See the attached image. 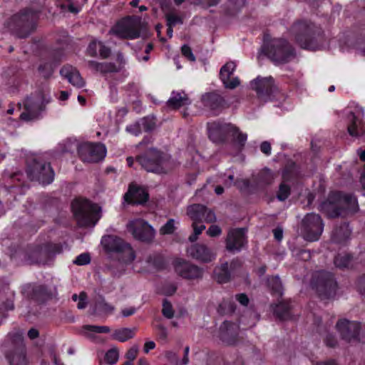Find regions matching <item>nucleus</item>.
I'll return each instance as SVG.
<instances>
[{
  "label": "nucleus",
  "mask_w": 365,
  "mask_h": 365,
  "mask_svg": "<svg viewBox=\"0 0 365 365\" xmlns=\"http://www.w3.org/2000/svg\"><path fill=\"white\" fill-rule=\"evenodd\" d=\"M38 14L24 10L14 15L7 24L9 29L19 38L27 37L36 28Z\"/></svg>",
  "instance_id": "39448f33"
},
{
  "label": "nucleus",
  "mask_w": 365,
  "mask_h": 365,
  "mask_svg": "<svg viewBox=\"0 0 365 365\" xmlns=\"http://www.w3.org/2000/svg\"><path fill=\"white\" fill-rule=\"evenodd\" d=\"M269 286L276 293L282 294V285L278 276L272 277L268 279Z\"/></svg>",
  "instance_id": "ea45409f"
},
{
  "label": "nucleus",
  "mask_w": 365,
  "mask_h": 365,
  "mask_svg": "<svg viewBox=\"0 0 365 365\" xmlns=\"http://www.w3.org/2000/svg\"><path fill=\"white\" fill-rule=\"evenodd\" d=\"M312 284L322 299H334L336 295L337 284L332 274L329 272H317Z\"/></svg>",
  "instance_id": "1a4fd4ad"
},
{
  "label": "nucleus",
  "mask_w": 365,
  "mask_h": 365,
  "mask_svg": "<svg viewBox=\"0 0 365 365\" xmlns=\"http://www.w3.org/2000/svg\"><path fill=\"white\" fill-rule=\"evenodd\" d=\"M175 230V220L170 219L160 229V233L161 235H170Z\"/></svg>",
  "instance_id": "79ce46f5"
},
{
  "label": "nucleus",
  "mask_w": 365,
  "mask_h": 365,
  "mask_svg": "<svg viewBox=\"0 0 365 365\" xmlns=\"http://www.w3.org/2000/svg\"><path fill=\"white\" fill-rule=\"evenodd\" d=\"M167 21H168V25H170L172 26L176 25L178 23H181L180 19L178 16L173 15V14L168 15L167 17Z\"/></svg>",
  "instance_id": "4d7b16f0"
},
{
  "label": "nucleus",
  "mask_w": 365,
  "mask_h": 365,
  "mask_svg": "<svg viewBox=\"0 0 365 365\" xmlns=\"http://www.w3.org/2000/svg\"><path fill=\"white\" fill-rule=\"evenodd\" d=\"M158 336L160 341H166L168 339V332L165 327L159 325L158 327Z\"/></svg>",
  "instance_id": "864d4df0"
},
{
  "label": "nucleus",
  "mask_w": 365,
  "mask_h": 365,
  "mask_svg": "<svg viewBox=\"0 0 365 365\" xmlns=\"http://www.w3.org/2000/svg\"><path fill=\"white\" fill-rule=\"evenodd\" d=\"M116 60H117V62H118V64L116 65V66H119V70H120L121 68L123 67V66L125 64V59H124V57L122 55V53H118L117 54V59Z\"/></svg>",
  "instance_id": "69168bd1"
},
{
  "label": "nucleus",
  "mask_w": 365,
  "mask_h": 365,
  "mask_svg": "<svg viewBox=\"0 0 365 365\" xmlns=\"http://www.w3.org/2000/svg\"><path fill=\"white\" fill-rule=\"evenodd\" d=\"M140 21L138 19L126 18L112 27L110 34L120 38L135 39L140 34Z\"/></svg>",
  "instance_id": "f8f14e48"
},
{
  "label": "nucleus",
  "mask_w": 365,
  "mask_h": 365,
  "mask_svg": "<svg viewBox=\"0 0 365 365\" xmlns=\"http://www.w3.org/2000/svg\"><path fill=\"white\" fill-rule=\"evenodd\" d=\"M124 198L128 203L142 204L147 201L148 194L144 188L132 184L125 194Z\"/></svg>",
  "instance_id": "5701e85b"
},
{
  "label": "nucleus",
  "mask_w": 365,
  "mask_h": 365,
  "mask_svg": "<svg viewBox=\"0 0 365 365\" xmlns=\"http://www.w3.org/2000/svg\"><path fill=\"white\" fill-rule=\"evenodd\" d=\"M155 344L153 341H146L144 345L143 350L145 353H148L150 350L155 349Z\"/></svg>",
  "instance_id": "0e129e2a"
},
{
  "label": "nucleus",
  "mask_w": 365,
  "mask_h": 365,
  "mask_svg": "<svg viewBox=\"0 0 365 365\" xmlns=\"http://www.w3.org/2000/svg\"><path fill=\"white\" fill-rule=\"evenodd\" d=\"M245 229H233L229 231L226 240V249L232 252L240 251L247 244Z\"/></svg>",
  "instance_id": "a211bd4d"
},
{
  "label": "nucleus",
  "mask_w": 365,
  "mask_h": 365,
  "mask_svg": "<svg viewBox=\"0 0 365 365\" xmlns=\"http://www.w3.org/2000/svg\"><path fill=\"white\" fill-rule=\"evenodd\" d=\"M289 193H290L289 187L284 184H282L279 186V192L277 194V198L279 200L283 201L288 197V196L289 195Z\"/></svg>",
  "instance_id": "a18cd8bd"
},
{
  "label": "nucleus",
  "mask_w": 365,
  "mask_h": 365,
  "mask_svg": "<svg viewBox=\"0 0 365 365\" xmlns=\"http://www.w3.org/2000/svg\"><path fill=\"white\" fill-rule=\"evenodd\" d=\"M174 269L178 275L187 279H200L203 274L201 268L182 259L174 262Z\"/></svg>",
  "instance_id": "f3484780"
},
{
  "label": "nucleus",
  "mask_w": 365,
  "mask_h": 365,
  "mask_svg": "<svg viewBox=\"0 0 365 365\" xmlns=\"http://www.w3.org/2000/svg\"><path fill=\"white\" fill-rule=\"evenodd\" d=\"M238 326L230 322H223L219 331V337L227 345H234L237 343Z\"/></svg>",
  "instance_id": "412c9836"
},
{
  "label": "nucleus",
  "mask_w": 365,
  "mask_h": 365,
  "mask_svg": "<svg viewBox=\"0 0 365 365\" xmlns=\"http://www.w3.org/2000/svg\"><path fill=\"white\" fill-rule=\"evenodd\" d=\"M101 245L106 251L118 253L119 260L125 264H130L135 258V252L130 244L116 236H104L101 239Z\"/></svg>",
  "instance_id": "6e6552de"
},
{
  "label": "nucleus",
  "mask_w": 365,
  "mask_h": 365,
  "mask_svg": "<svg viewBox=\"0 0 365 365\" xmlns=\"http://www.w3.org/2000/svg\"><path fill=\"white\" fill-rule=\"evenodd\" d=\"M162 312L163 314L168 319H171L173 317L174 312L173 310L172 305L168 301L163 302Z\"/></svg>",
  "instance_id": "49530a36"
},
{
  "label": "nucleus",
  "mask_w": 365,
  "mask_h": 365,
  "mask_svg": "<svg viewBox=\"0 0 365 365\" xmlns=\"http://www.w3.org/2000/svg\"><path fill=\"white\" fill-rule=\"evenodd\" d=\"M203 105L212 110L215 113L222 108L225 101L221 96L216 93H206L202 96Z\"/></svg>",
  "instance_id": "a878e982"
},
{
  "label": "nucleus",
  "mask_w": 365,
  "mask_h": 365,
  "mask_svg": "<svg viewBox=\"0 0 365 365\" xmlns=\"http://www.w3.org/2000/svg\"><path fill=\"white\" fill-rule=\"evenodd\" d=\"M136 312V309L134 307H130L124 308L121 310V314L124 317H128L134 314Z\"/></svg>",
  "instance_id": "13d9d810"
},
{
  "label": "nucleus",
  "mask_w": 365,
  "mask_h": 365,
  "mask_svg": "<svg viewBox=\"0 0 365 365\" xmlns=\"http://www.w3.org/2000/svg\"><path fill=\"white\" fill-rule=\"evenodd\" d=\"M346 118L348 120V132L351 136H359L363 134L361 120L357 118L352 111L347 110Z\"/></svg>",
  "instance_id": "cd10ccee"
},
{
  "label": "nucleus",
  "mask_w": 365,
  "mask_h": 365,
  "mask_svg": "<svg viewBox=\"0 0 365 365\" xmlns=\"http://www.w3.org/2000/svg\"><path fill=\"white\" fill-rule=\"evenodd\" d=\"M28 175L33 180L47 185L53 180L54 172L50 164L35 161L28 170Z\"/></svg>",
  "instance_id": "2eb2a0df"
},
{
  "label": "nucleus",
  "mask_w": 365,
  "mask_h": 365,
  "mask_svg": "<svg viewBox=\"0 0 365 365\" xmlns=\"http://www.w3.org/2000/svg\"><path fill=\"white\" fill-rule=\"evenodd\" d=\"M91 309L93 314L108 315L114 312L115 307L108 303L103 297L99 296L95 299Z\"/></svg>",
  "instance_id": "bb28decb"
},
{
  "label": "nucleus",
  "mask_w": 365,
  "mask_h": 365,
  "mask_svg": "<svg viewBox=\"0 0 365 365\" xmlns=\"http://www.w3.org/2000/svg\"><path fill=\"white\" fill-rule=\"evenodd\" d=\"M236 63L233 61L227 63L223 66L220 72V78L224 86L230 89L236 88L240 84V80L237 77L231 78L235 71Z\"/></svg>",
  "instance_id": "4be33fe9"
},
{
  "label": "nucleus",
  "mask_w": 365,
  "mask_h": 365,
  "mask_svg": "<svg viewBox=\"0 0 365 365\" xmlns=\"http://www.w3.org/2000/svg\"><path fill=\"white\" fill-rule=\"evenodd\" d=\"M324 227V224L319 215L309 213L304 216L302 221L301 235L307 241H317L323 232Z\"/></svg>",
  "instance_id": "9b49d317"
},
{
  "label": "nucleus",
  "mask_w": 365,
  "mask_h": 365,
  "mask_svg": "<svg viewBox=\"0 0 365 365\" xmlns=\"http://www.w3.org/2000/svg\"><path fill=\"white\" fill-rule=\"evenodd\" d=\"M262 52L267 55L275 64L285 63L294 58L292 46L284 38L270 40L264 44Z\"/></svg>",
  "instance_id": "20e7f679"
},
{
  "label": "nucleus",
  "mask_w": 365,
  "mask_h": 365,
  "mask_svg": "<svg viewBox=\"0 0 365 365\" xmlns=\"http://www.w3.org/2000/svg\"><path fill=\"white\" fill-rule=\"evenodd\" d=\"M207 129L210 138L215 142L220 141L225 135L230 134L240 145H243L247 138V134L240 132L237 128L230 123H209Z\"/></svg>",
  "instance_id": "9d476101"
},
{
  "label": "nucleus",
  "mask_w": 365,
  "mask_h": 365,
  "mask_svg": "<svg viewBox=\"0 0 365 365\" xmlns=\"http://www.w3.org/2000/svg\"><path fill=\"white\" fill-rule=\"evenodd\" d=\"M51 101L50 95L44 91H39L27 98L24 103V111L20 115L21 120L30 121L36 119Z\"/></svg>",
  "instance_id": "0eeeda50"
},
{
  "label": "nucleus",
  "mask_w": 365,
  "mask_h": 365,
  "mask_svg": "<svg viewBox=\"0 0 365 365\" xmlns=\"http://www.w3.org/2000/svg\"><path fill=\"white\" fill-rule=\"evenodd\" d=\"M126 130L134 135H138L140 133V123H136L127 126Z\"/></svg>",
  "instance_id": "603ef678"
},
{
  "label": "nucleus",
  "mask_w": 365,
  "mask_h": 365,
  "mask_svg": "<svg viewBox=\"0 0 365 365\" xmlns=\"http://www.w3.org/2000/svg\"><path fill=\"white\" fill-rule=\"evenodd\" d=\"M46 66L48 67V71L46 73H43V75L44 77L48 78V77H49L52 74L53 71V67H52L51 65L40 66L38 69H39L40 71L43 72V70Z\"/></svg>",
  "instance_id": "680f3d73"
},
{
  "label": "nucleus",
  "mask_w": 365,
  "mask_h": 365,
  "mask_svg": "<svg viewBox=\"0 0 365 365\" xmlns=\"http://www.w3.org/2000/svg\"><path fill=\"white\" fill-rule=\"evenodd\" d=\"M351 262V256L348 254H339L334 259V264L339 268L347 267Z\"/></svg>",
  "instance_id": "4c0bfd02"
},
{
  "label": "nucleus",
  "mask_w": 365,
  "mask_h": 365,
  "mask_svg": "<svg viewBox=\"0 0 365 365\" xmlns=\"http://www.w3.org/2000/svg\"><path fill=\"white\" fill-rule=\"evenodd\" d=\"M88 66L91 71L101 73L117 72L119 71V66H116V64L113 63H100L96 61H91L88 63Z\"/></svg>",
  "instance_id": "7c9ffc66"
},
{
  "label": "nucleus",
  "mask_w": 365,
  "mask_h": 365,
  "mask_svg": "<svg viewBox=\"0 0 365 365\" xmlns=\"http://www.w3.org/2000/svg\"><path fill=\"white\" fill-rule=\"evenodd\" d=\"M119 358V352L116 348L109 349L105 354V360L110 365L116 364Z\"/></svg>",
  "instance_id": "58836bf2"
},
{
  "label": "nucleus",
  "mask_w": 365,
  "mask_h": 365,
  "mask_svg": "<svg viewBox=\"0 0 365 365\" xmlns=\"http://www.w3.org/2000/svg\"><path fill=\"white\" fill-rule=\"evenodd\" d=\"M198 223L192 222V227L194 230V234L189 237V240L191 242H194L196 240L197 236L202 233V232L205 229V226L202 224L198 225Z\"/></svg>",
  "instance_id": "c03bdc74"
},
{
  "label": "nucleus",
  "mask_w": 365,
  "mask_h": 365,
  "mask_svg": "<svg viewBox=\"0 0 365 365\" xmlns=\"http://www.w3.org/2000/svg\"><path fill=\"white\" fill-rule=\"evenodd\" d=\"M181 51L182 55L190 61H195V57L192 53L191 48L188 46L184 45L181 48Z\"/></svg>",
  "instance_id": "09e8293b"
},
{
  "label": "nucleus",
  "mask_w": 365,
  "mask_h": 365,
  "mask_svg": "<svg viewBox=\"0 0 365 365\" xmlns=\"http://www.w3.org/2000/svg\"><path fill=\"white\" fill-rule=\"evenodd\" d=\"M260 150L261 151L266 154L267 155H270L271 153V145L269 143L264 141L260 145Z\"/></svg>",
  "instance_id": "bf43d9fd"
},
{
  "label": "nucleus",
  "mask_w": 365,
  "mask_h": 365,
  "mask_svg": "<svg viewBox=\"0 0 365 365\" xmlns=\"http://www.w3.org/2000/svg\"><path fill=\"white\" fill-rule=\"evenodd\" d=\"M250 85L252 88L257 93L258 96L262 97L271 93L274 87V81L271 76L265 78L257 77L251 82Z\"/></svg>",
  "instance_id": "b1692460"
},
{
  "label": "nucleus",
  "mask_w": 365,
  "mask_h": 365,
  "mask_svg": "<svg viewBox=\"0 0 365 365\" xmlns=\"http://www.w3.org/2000/svg\"><path fill=\"white\" fill-rule=\"evenodd\" d=\"M290 34L302 48L314 51L320 48L319 39L321 38L316 34L314 26L311 23L306 21L294 23Z\"/></svg>",
  "instance_id": "7ed1b4c3"
},
{
  "label": "nucleus",
  "mask_w": 365,
  "mask_h": 365,
  "mask_svg": "<svg viewBox=\"0 0 365 365\" xmlns=\"http://www.w3.org/2000/svg\"><path fill=\"white\" fill-rule=\"evenodd\" d=\"M72 210L82 226L95 225L101 217V208L87 200L76 199L72 202Z\"/></svg>",
  "instance_id": "423d86ee"
},
{
  "label": "nucleus",
  "mask_w": 365,
  "mask_h": 365,
  "mask_svg": "<svg viewBox=\"0 0 365 365\" xmlns=\"http://www.w3.org/2000/svg\"><path fill=\"white\" fill-rule=\"evenodd\" d=\"M356 287L359 292L361 294L365 295V275L358 279Z\"/></svg>",
  "instance_id": "6e6d98bb"
},
{
  "label": "nucleus",
  "mask_w": 365,
  "mask_h": 365,
  "mask_svg": "<svg viewBox=\"0 0 365 365\" xmlns=\"http://www.w3.org/2000/svg\"><path fill=\"white\" fill-rule=\"evenodd\" d=\"M187 215L194 223L213 222L216 220L215 214L204 205L194 204L187 208Z\"/></svg>",
  "instance_id": "dca6fc26"
},
{
  "label": "nucleus",
  "mask_w": 365,
  "mask_h": 365,
  "mask_svg": "<svg viewBox=\"0 0 365 365\" xmlns=\"http://www.w3.org/2000/svg\"><path fill=\"white\" fill-rule=\"evenodd\" d=\"M221 233V228L215 225H211L207 231V234L210 237H217L219 236Z\"/></svg>",
  "instance_id": "3c124183"
},
{
  "label": "nucleus",
  "mask_w": 365,
  "mask_h": 365,
  "mask_svg": "<svg viewBox=\"0 0 365 365\" xmlns=\"http://www.w3.org/2000/svg\"><path fill=\"white\" fill-rule=\"evenodd\" d=\"M327 346L333 347L336 344V340L331 335H328L325 339Z\"/></svg>",
  "instance_id": "338daca9"
},
{
  "label": "nucleus",
  "mask_w": 365,
  "mask_h": 365,
  "mask_svg": "<svg viewBox=\"0 0 365 365\" xmlns=\"http://www.w3.org/2000/svg\"><path fill=\"white\" fill-rule=\"evenodd\" d=\"M188 256L202 262H210L215 258V254L206 245L195 244L187 249Z\"/></svg>",
  "instance_id": "aec40b11"
},
{
  "label": "nucleus",
  "mask_w": 365,
  "mask_h": 365,
  "mask_svg": "<svg viewBox=\"0 0 365 365\" xmlns=\"http://www.w3.org/2000/svg\"><path fill=\"white\" fill-rule=\"evenodd\" d=\"M274 312L279 319H287L289 317V307L285 302H281L274 307Z\"/></svg>",
  "instance_id": "e433bc0d"
},
{
  "label": "nucleus",
  "mask_w": 365,
  "mask_h": 365,
  "mask_svg": "<svg viewBox=\"0 0 365 365\" xmlns=\"http://www.w3.org/2000/svg\"><path fill=\"white\" fill-rule=\"evenodd\" d=\"M78 155L83 162L97 163L106 155V148L101 143H85L79 145Z\"/></svg>",
  "instance_id": "4468645a"
},
{
  "label": "nucleus",
  "mask_w": 365,
  "mask_h": 365,
  "mask_svg": "<svg viewBox=\"0 0 365 365\" xmlns=\"http://www.w3.org/2000/svg\"><path fill=\"white\" fill-rule=\"evenodd\" d=\"M126 227L128 231L138 240L148 242L155 237V230L143 219L137 218L130 220Z\"/></svg>",
  "instance_id": "ddd939ff"
},
{
  "label": "nucleus",
  "mask_w": 365,
  "mask_h": 365,
  "mask_svg": "<svg viewBox=\"0 0 365 365\" xmlns=\"http://www.w3.org/2000/svg\"><path fill=\"white\" fill-rule=\"evenodd\" d=\"M43 255V252L41 249H36L33 250L29 255L28 261L31 264L41 263V256Z\"/></svg>",
  "instance_id": "a19ab883"
},
{
  "label": "nucleus",
  "mask_w": 365,
  "mask_h": 365,
  "mask_svg": "<svg viewBox=\"0 0 365 365\" xmlns=\"http://www.w3.org/2000/svg\"><path fill=\"white\" fill-rule=\"evenodd\" d=\"M190 103L187 96L183 91H173L168 101V106L171 108L176 109L181 106L189 105Z\"/></svg>",
  "instance_id": "2f4dec72"
},
{
  "label": "nucleus",
  "mask_w": 365,
  "mask_h": 365,
  "mask_svg": "<svg viewBox=\"0 0 365 365\" xmlns=\"http://www.w3.org/2000/svg\"><path fill=\"white\" fill-rule=\"evenodd\" d=\"M336 327L341 337L348 341H351L359 336L361 325L356 322L341 319L337 322Z\"/></svg>",
  "instance_id": "6ab92c4d"
},
{
  "label": "nucleus",
  "mask_w": 365,
  "mask_h": 365,
  "mask_svg": "<svg viewBox=\"0 0 365 365\" xmlns=\"http://www.w3.org/2000/svg\"><path fill=\"white\" fill-rule=\"evenodd\" d=\"M87 305V296L85 292L80 293L77 307L80 309H84Z\"/></svg>",
  "instance_id": "5fc2aeb1"
},
{
  "label": "nucleus",
  "mask_w": 365,
  "mask_h": 365,
  "mask_svg": "<svg viewBox=\"0 0 365 365\" xmlns=\"http://www.w3.org/2000/svg\"><path fill=\"white\" fill-rule=\"evenodd\" d=\"M91 257L88 253H83L78 255L73 262L78 265H86L90 263Z\"/></svg>",
  "instance_id": "de8ad7c7"
},
{
  "label": "nucleus",
  "mask_w": 365,
  "mask_h": 365,
  "mask_svg": "<svg viewBox=\"0 0 365 365\" xmlns=\"http://www.w3.org/2000/svg\"><path fill=\"white\" fill-rule=\"evenodd\" d=\"M215 275L220 283L227 282L230 277V272L228 269V264H222L220 267L215 270Z\"/></svg>",
  "instance_id": "c9c22d12"
},
{
  "label": "nucleus",
  "mask_w": 365,
  "mask_h": 365,
  "mask_svg": "<svg viewBox=\"0 0 365 365\" xmlns=\"http://www.w3.org/2000/svg\"><path fill=\"white\" fill-rule=\"evenodd\" d=\"M61 75L66 78L73 86L81 88L84 86V81L76 68L71 66H66L61 68Z\"/></svg>",
  "instance_id": "393cba45"
},
{
  "label": "nucleus",
  "mask_w": 365,
  "mask_h": 365,
  "mask_svg": "<svg viewBox=\"0 0 365 365\" xmlns=\"http://www.w3.org/2000/svg\"><path fill=\"white\" fill-rule=\"evenodd\" d=\"M110 329L107 326L84 325L82 327L81 334L86 337H93L95 333H108Z\"/></svg>",
  "instance_id": "72a5a7b5"
},
{
  "label": "nucleus",
  "mask_w": 365,
  "mask_h": 365,
  "mask_svg": "<svg viewBox=\"0 0 365 365\" xmlns=\"http://www.w3.org/2000/svg\"><path fill=\"white\" fill-rule=\"evenodd\" d=\"M138 352V348L137 346H132L126 353L125 357L128 359L127 361H131L133 363V361L136 358L137 354Z\"/></svg>",
  "instance_id": "8fccbe9b"
},
{
  "label": "nucleus",
  "mask_w": 365,
  "mask_h": 365,
  "mask_svg": "<svg viewBox=\"0 0 365 365\" xmlns=\"http://www.w3.org/2000/svg\"><path fill=\"white\" fill-rule=\"evenodd\" d=\"M236 299L243 306H247L249 302V299L245 294H237Z\"/></svg>",
  "instance_id": "052dcab7"
},
{
  "label": "nucleus",
  "mask_w": 365,
  "mask_h": 365,
  "mask_svg": "<svg viewBox=\"0 0 365 365\" xmlns=\"http://www.w3.org/2000/svg\"><path fill=\"white\" fill-rule=\"evenodd\" d=\"M139 123L146 131L151 130L155 127V120L153 117L144 118Z\"/></svg>",
  "instance_id": "37998d69"
},
{
  "label": "nucleus",
  "mask_w": 365,
  "mask_h": 365,
  "mask_svg": "<svg viewBox=\"0 0 365 365\" xmlns=\"http://www.w3.org/2000/svg\"><path fill=\"white\" fill-rule=\"evenodd\" d=\"M137 162L146 171L158 174L167 173L175 166L168 154L154 148H150L145 154L138 156Z\"/></svg>",
  "instance_id": "f03ea898"
},
{
  "label": "nucleus",
  "mask_w": 365,
  "mask_h": 365,
  "mask_svg": "<svg viewBox=\"0 0 365 365\" xmlns=\"http://www.w3.org/2000/svg\"><path fill=\"white\" fill-rule=\"evenodd\" d=\"M321 210L329 217L346 216L358 210V202L351 195L339 192H331L328 200L321 205Z\"/></svg>",
  "instance_id": "f257e3e1"
},
{
  "label": "nucleus",
  "mask_w": 365,
  "mask_h": 365,
  "mask_svg": "<svg viewBox=\"0 0 365 365\" xmlns=\"http://www.w3.org/2000/svg\"><path fill=\"white\" fill-rule=\"evenodd\" d=\"M76 144L71 142H67L65 143V148L61 150L62 153L71 152L75 148Z\"/></svg>",
  "instance_id": "e2e57ef3"
},
{
  "label": "nucleus",
  "mask_w": 365,
  "mask_h": 365,
  "mask_svg": "<svg viewBox=\"0 0 365 365\" xmlns=\"http://www.w3.org/2000/svg\"><path fill=\"white\" fill-rule=\"evenodd\" d=\"M88 53L91 56H96L99 54L101 58H107L111 51L110 48L102 41L95 40L90 43L88 47Z\"/></svg>",
  "instance_id": "c85d7f7f"
},
{
  "label": "nucleus",
  "mask_w": 365,
  "mask_h": 365,
  "mask_svg": "<svg viewBox=\"0 0 365 365\" xmlns=\"http://www.w3.org/2000/svg\"><path fill=\"white\" fill-rule=\"evenodd\" d=\"M350 233L349 226L344 224L333 231L331 240L336 243H342L349 237Z\"/></svg>",
  "instance_id": "473e14b6"
},
{
  "label": "nucleus",
  "mask_w": 365,
  "mask_h": 365,
  "mask_svg": "<svg viewBox=\"0 0 365 365\" xmlns=\"http://www.w3.org/2000/svg\"><path fill=\"white\" fill-rule=\"evenodd\" d=\"M134 334L135 329L122 328L115 330L112 334V337L115 340L124 342L133 338Z\"/></svg>",
  "instance_id": "f704fd0d"
},
{
  "label": "nucleus",
  "mask_w": 365,
  "mask_h": 365,
  "mask_svg": "<svg viewBox=\"0 0 365 365\" xmlns=\"http://www.w3.org/2000/svg\"><path fill=\"white\" fill-rule=\"evenodd\" d=\"M6 359L10 365H29L24 348L16 349L6 354Z\"/></svg>",
  "instance_id": "c756f323"
},
{
  "label": "nucleus",
  "mask_w": 365,
  "mask_h": 365,
  "mask_svg": "<svg viewBox=\"0 0 365 365\" xmlns=\"http://www.w3.org/2000/svg\"><path fill=\"white\" fill-rule=\"evenodd\" d=\"M274 236L276 240L280 241L283 237V232L281 229H275L274 230Z\"/></svg>",
  "instance_id": "774afa93"
}]
</instances>
